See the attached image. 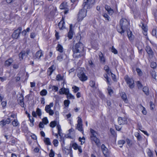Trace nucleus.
<instances>
[{"instance_id": "nucleus-1", "label": "nucleus", "mask_w": 157, "mask_h": 157, "mask_svg": "<svg viewBox=\"0 0 157 157\" xmlns=\"http://www.w3.org/2000/svg\"><path fill=\"white\" fill-rule=\"evenodd\" d=\"M95 2V0H84L82 5L83 9L79 11L78 14V20L81 21L85 17L86 14V9H89L92 7Z\"/></svg>"}, {"instance_id": "nucleus-2", "label": "nucleus", "mask_w": 157, "mask_h": 157, "mask_svg": "<svg viewBox=\"0 0 157 157\" xmlns=\"http://www.w3.org/2000/svg\"><path fill=\"white\" fill-rule=\"evenodd\" d=\"M74 57L78 58L83 56L85 54L83 44L80 42L76 44L72 47Z\"/></svg>"}, {"instance_id": "nucleus-3", "label": "nucleus", "mask_w": 157, "mask_h": 157, "mask_svg": "<svg viewBox=\"0 0 157 157\" xmlns=\"http://www.w3.org/2000/svg\"><path fill=\"white\" fill-rule=\"evenodd\" d=\"M129 25V23L128 20L125 18H122L120 21V25L117 27V31L121 34L127 31Z\"/></svg>"}, {"instance_id": "nucleus-4", "label": "nucleus", "mask_w": 157, "mask_h": 157, "mask_svg": "<svg viewBox=\"0 0 157 157\" xmlns=\"http://www.w3.org/2000/svg\"><path fill=\"white\" fill-rule=\"evenodd\" d=\"M124 78L127 84L130 88L132 89L134 87V82L132 78H129L128 75L125 76Z\"/></svg>"}, {"instance_id": "nucleus-5", "label": "nucleus", "mask_w": 157, "mask_h": 157, "mask_svg": "<svg viewBox=\"0 0 157 157\" xmlns=\"http://www.w3.org/2000/svg\"><path fill=\"white\" fill-rule=\"evenodd\" d=\"M78 124L76 128L77 129L78 131L82 132V133H83V131L82 127V119L79 117H78Z\"/></svg>"}, {"instance_id": "nucleus-6", "label": "nucleus", "mask_w": 157, "mask_h": 157, "mask_svg": "<svg viewBox=\"0 0 157 157\" xmlns=\"http://www.w3.org/2000/svg\"><path fill=\"white\" fill-rule=\"evenodd\" d=\"M21 30V27H19L17 30L14 31L12 35V37L13 38L17 39L19 37Z\"/></svg>"}, {"instance_id": "nucleus-7", "label": "nucleus", "mask_w": 157, "mask_h": 157, "mask_svg": "<svg viewBox=\"0 0 157 157\" xmlns=\"http://www.w3.org/2000/svg\"><path fill=\"white\" fill-rule=\"evenodd\" d=\"M101 148L102 150L103 154L105 157H109V152L108 149L103 144L101 145Z\"/></svg>"}, {"instance_id": "nucleus-8", "label": "nucleus", "mask_w": 157, "mask_h": 157, "mask_svg": "<svg viewBox=\"0 0 157 157\" xmlns=\"http://www.w3.org/2000/svg\"><path fill=\"white\" fill-rule=\"evenodd\" d=\"M77 75L80 79L82 81H85L87 79V77L82 71L78 73Z\"/></svg>"}, {"instance_id": "nucleus-9", "label": "nucleus", "mask_w": 157, "mask_h": 157, "mask_svg": "<svg viewBox=\"0 0 157 157\" xmlns=\"http://www.w3.org/2000/svg\"><path fill=\"white\" fill-rule=\"evenodd\" d=\"M118 121L120 125L125 124L127 123L126 118L121 117H118Z\"/></svg>"}, {"instance_id": "nucleus-10", "label": "nucleus", "mask_w": 157, "mask_h": 157, "mask_svg": "<svg viewBox=\"0 0 157 157\" xmlns=\"http://www.w3.org/2000/svg\"><path fill=\"white\" fill-rule=\"evenodd\" d=\"M69 91V89L62 88L59 90V93L60 94H65L66 95Z\"/></svg>"}, {"instance_id": "nucleus-11", "label": "nucleus", "mask_w": 157, "mask_h": 157, "mask_svg": "<svg viewBox=\"0 0 157 157\" xmlns=\"http://www.w3.org/2000/svg\"><path fill=\"white\" fill-rule=\"evenodd\" d=\"M55 69V66L54 65H52L48 69L47 71L48 75L49 76L51 75Z\"/></svg>"}, {"instance_id": "nucleus-12", "label": "nucleus", "mask_w": 157, "mask_h": 157, "mask_svg": "<svg viewBox=\"0 0 157 157\" xmlns=\"http://www.w3.org/2000/svg\"><path fill=\"white\" fill-rule=\"evenodd\" d=\"M11 122V120L9 118L6 120H2L0 122V125L2 126H3L6 124H9Z\"/></svg>"}, {"instance_id": "nucleus-13", "label": "nucleus", "mask_w": 157, "mask_h": 157, "mask_svg": "<svg viewBox=\"0 0 157 157\" xmlns=\"http://www.w3.org/2000/svg\"><path fill=\"white\" fill-rule=\"evenodd\" d=\"M105 9L108 11L109 14L110 15H112L114 12L113 10L109 6L106 5L105 6Z\"/></svg>"}, {"instance_id": "nucleus-14", "label": "nucleus", "mask_w": 157, "mask_h": 157, "mask_svg": "<svg viewBox=\"0 0 157 157\" xmlns=\"http://www.w3.org/2000/svg\"><path fill=\"white\" fill-rule=\"evenodd\" d=\"M90 139L92 141L94 142L97 145H98L100 144V140L97 138V136H90Z\"/></svg>"}, {"instance_id": "nucleus-15", "label": "nucleus", "mask_w": 157, "mask_h": 157, "mask_svg": "<svg viewBox=\"0 0 157 157\" xmlns=\"http://www.w3.org/2000/svg\"><path fill=\"white\" fill-rule=\"evenodd\" d=\"M43 56V53L41 50L37 51L35 55L36 58L40 59V57Z\"/></svg>"}, {"instance_id": "nucleus-16", "label": "nucleus", "mask_w": 157, "mask_h": 157, "mask_svg": "<svg viewBox=\"0 0 157 157\" xmlns=\"http://www.w3.org/2000/svg\"><path fill=\"white\" fill-rule=\"evenodd\" d=\"M26 52L24 51H22L19 55V56L20 59V60L25 59L26 57Z\"/></svg>"}, {"instance_id": "nucleus-17", "label": "nucleus", "mask_w": 157, "mask_h": 157, "mask_svg": "<svg viewBox=\"0 0 157 157\" xmlns=\"http://www.w3.org/2000/svg\"><path fill=\"white\" fill-rule=\"evenodd\" d=\"M13 62V59L11 58H10L5 61V65L6 67H9L11 65Z\"/></svg>"}, {"instance_id": "nucleus-18", "label": "nucleus", "mask_w": 157, "mask_h": 157, "mask_svg": "<svg viewBox=\"0 0 157 157\" xmlns=\"http://www.w3.org/2000/svg\"><path fill=\"white\" fill-rule=\"evenodd\" d=\"M53 106V103H51L49 105H46L45 107V110L47 113L48 112L51 110L50 108L51 107H52Z\"/></svg>"}, {"instance_id": "nucleus-19", "label": "nucleus", "mask_w": 157, "mask_h": 157, "mask_svg": "<svg viewBox=\"0 0 157 157\" xmlns=\"http://www.w3.org/2000/svg\"><path fill=\"white\" fill-rule=\"evenodd\" d=\"M23 97L22 95H21L20 97H19L18 101H19V103L20 105L22 107H24V103L23 102Z\"/></svg>"}, {"instance_id": "nucleus-20", "label": "nucleus", "mask_w": 157, "mask_h": 157, "mask_svg": "<svg viewBox=\"0 0 157 157\" xmlns=\"http://www.w3.org/2000/svg\"><path fill=\"white\" fill-rule=\"evenodd\" d=\"M90 132L91 133L90 136H96L98 135V133L91 128L90 129Z\"/></svg>"}, {"instance_id": "nucleus-21", "label": "nucleus", "mask_w": 157, "mask_h": 157, "mask_svg": "<svg viewBox=\"0 0 157 157\" xmlns=\"http://www.w3.org/2000/svg\"><path fill=\"white\" fill-rule=\"evenodd\" d=\"M99 56L100 61L102 63H104L105 62V58L102 53L101 52L99 54Z\"/></svg>"}, {"instance_id": "nucleus-22", "label": "nucleus", "mask_w": 157, "mask_h": 157, "mask_svg": "<svg viewBox=\"0 0 157 157\" xmlns=\"http://www.w3.org/2000/svg\"><path fill=\"white\" fill-rule=\"evenodd\" d=\"M65 23L63 21H61L58 24V26L60 29H64L65 27L64 26Z\"/></svg>"}, {"instance_id": "nucleus-23", "label": "nucleus", "mask_w": 157, "mask_h": 157, "mask_svg": "<svg viewBox=\"0 0 157 157\" xmlns=\"http://www.w3.org/2000/svg\"><path fill=\"white\" fill-rule=\"evenodd\" d=\"M146 50L147 53L149 55H152L153 54V52L151 48L149 46H147L146 48Z\"/></svg>"}, {"instance_id": "nucleus-24", "label": "nucleus", "mask_w": 157, "mask_h": 157, "mask_svg": "<svg viewBox=\"0 0 157 157\" xmlns=\"http://www.w3.org/2000/svg\"><path fill=\"white\" fill-rule=\"evenodd\" d=\"M63 46L60 44H59L56 47V49L60 52L62 53L63 52Z\"/></svg>"}, {"instance_id": "nucleus-25", "label": "nucleus", "mask_w": 157, "mask_h": 157, "mask_svg": "<svg viewBox=\"0 0 157 157\" xmlns=\"http://www.w3.org/2000/svg\"><path fill=\"white\" fill-rule=\"evenodd\" d=\"M67 2H63L60 6V8L61 9H67Z\"/></svg>"}, {"instance_id": "nucleus-26", "label": "nucleus", "mask_w": 157, "mask_h": 157, "mask_svg": "<svg viewBox=\"0 0 157 157\" xmlns=\"http://www.w3.org/2000/svg\"><path fill=\"white\" fill-rule=\"evenodd\" d=\"M121 97L125 102L127 103L128 102V101L127 99L126 95L125 93L123 92L121 94Z\"/></svg>"}, {"instance_id": "nucleus-27", "label": "nucleus", "mask_w": 157, "mask_h": 157, "mask_svg": "<svg viewBox=\"0 0 157 157\" xmlns=\"http://www.w3.org/2000/svg\"><path fill=\"white\" fill-rule=\"evenodd\" d=\"M127 35L128 37L129 38V39L130 40H132L133 39V36L132 35V32L129 31H127Z\"/></svg>"}, {"instance_id": "nucleus-28", "label": "nucleus", "mask_w": 157, "mask_h": 157, "mask_svg": "<svg viewBox=\"0 0 157 157\" xmlns=\"http://www.w3.org/2000/svg\"><path fill=\"white\" fill-rule=\"evenodd\" d=\"M151 75L153 78L157 81V73L154 71H152L151 72Z\"/></svg>"}, {"instance_id": "nucleus-29", "label": "nucleus", "mask_w": 157, "mask_h": 157, "mask_svg": "<svg viewBox=\"0 0 157 157\" xmlns=\"http://www.w3.org/2000/svg\"><path fill=\"white\" fill-rule=\"evenodd\" d=\"M56 79L58 81H60L63 80V76H62L60 74H58L56 77Z\"/></svg>"}, {"instance_id": "nucleus-30", "label": "nucleus", "mask_w": 157, "mask_h": 157, "mask_svg": "<svg viewBox=\"0 0 157 157\" xmlns=\"http://www.w3.org/2000/svg\"><path fill=\"white\" fill-rule=\"evenodd\" d=\"M56 128L57 129L58 131V134H59V136L61 137V134L62 132L60 126L59 124L57 125L56 126Z\"/></svg>"}, {"instance_id": "nucleus-31", "label": "nucleus", "mask_w": 157, "mask_h": 157, "mask_svg": "<svg viewBox=\"0 0 157 157\" xmlns=\"http://www.w3.org/2000/svg\"><path fill=\"white\" fill-rule=\"evenodd\" d=\"M12 124L14 127H17L19 124L18 121L16 119L14 120L12 122Z\"/></svg>"}, {"instance_id": "nucleus-32", "label": "nucleus", "mask_w": 157, "mask_h": 157, "mask_svg": "<svg viewBox=\"0 0 157 157\" xmlns=\"http://www.w3.org/2000/svg\"><path fill=\"white\" fill-rule=\"evenodd\" d=\"M136 70L138 75L139 76H141L143 74V72L139 68H136Z\"/></svg>"}, {"instance_id": "nucleus-33", "label": "nucleus", "mask_w": 157, "mask_h": 157, "mask_svg": "<svg viewBox=\"0 0 157 157\" xmlns=\"http://www.w3.org/2000/svg\"><path fill=\"white\" fill-rule=\"evenodd\" d=\"M47 94V91L45 89L43 90L40 92V94L42 96H45Z\"/></svg>"}, {"instance_id": "nucleus-34", "label": "nucleus", "mask_w": 157, "mask_h": 157, "mask_svg": "<svg viewBox=\"0 0 157 157\" xmlns=\"http://www.w3.org/2000/svg\"><path fill=\"white\" fill-rule=\"evenodd\" d=\"M66 95H67V98L68 99H74L75 98L74 96L69 93V92Z\"/></svg>"}, {"instance_id": "nucleus-35", "label": "nucleus", "mask_w": 157, "mask_h": 157, "mask_svg": "<svg viewBox=\"0 0 157 157\" xmlns=\"http://www.w3.org/2000/svg\"><path fill=\"white\" fill-rule=\"evenodd\" d=\"M143 91L146 95H148V89L147 87L146 86L144 87L143 88Z\"/></svg>"}, {"instance_id": "nucleus-36", "label": "nucleus", "mask_w": 157, "mask_h": 157, "mask_svg": "<svg viewBox=\"0 0 157 157\" xmlns=\"http://www.w3.org/2000/svg\"><path fill=\"white\" fill-rule=\"evenodd\" d=\"M142 28V29L144 31V32L143 33L144 35H146L147 34V28L146 27L144 26V24H143Z\"/></svg>"}, {"instance_id": "nucleus-37", "label": "nucleus", "mask_w": 157, "mask_h": 157, "mask_svg": "<svg viewBox=\"0 0 157 157\" xmlns=\"http://www.w3.org/2000/svg\"><path fill=\"white\" fill-rule=\"evenodd\" d=\"M104 69L108 75H110V73H111V71H110L109 67L108 66L105 65L104 67Z\"/></svg>"}, {"instance_id": "nucleus-38", "label": "nucleus", "mask_w": 157, "mask_h": 157, "mask_svg": "<svg viewBox=\"0 0 157 157\" xmlns=\"http://www.w3.org/2000/svg\"><path fill=\"white\" fill-rule=\"evenodd\" d=\"M73 36V33L72 30H70L68 34V37L69 39L72 38Z\"/></svg>"}, {"instance_id": "nucleus-39", "label": "nucleus", "mask_w": 157, "mask_h": 157, "mask_svg": "<svg viewBox=\"0 0 157 157\" xmlns=\"http://www.w3.org/2000/svg\"><path fill=\"white\" fill-rule=\"evenodd\" d=\"M90 85L94 88H96L95 86V82L93 80H91L90 82Z\"/></svg>"}, {"instance_id": "nucleus-40", "label": "nucleus", "mask_w": 157, "mask_h": 157, "mask_svg": "<svg viewBox=\"0 0 157 157\" xmlns=\"http://www.w3.org/2000/svg\"><path fill=\"white\" fill-rule=\"evenodd\" d=\"M36 113L37 114L39 117H40L42 115V112L41 110L39 108H37L36 109Z\"/></svg>"}, {"instance_id": "nucleus-41", "label": "nucleus", "mask_w": 157, "mask_h": 157, "mask_svg": "<svg viewBox=\"0 0 157 157\" xmlns=\"http://www.w3.org/2000/svg\"><path fill=\"white\" fill-rule=\"evenodd\" d=\"M57 124L56 121H52L50 124V126L52 128L54 127Z\"/></svg>"}, {"instance_id": "nucleus-42", "label": "nucleus", "mask_w": 157, "mask_h": 157, "mask_svg": "<svg viewBox=\"0 0 157 157\" xmlns=\"http://www.w3.org/2000/svg\"><path fill=\"white\" fill-rule=\"evenodd\" d=\"M44 141L46 144L48 145H50L51 144V142L50 141V140L49 138H45L44 140Z\"/></svg>"}, {"instance_id": "nucleus-43", "label": "nucleus", "mask_w": 157, "mask_h": 157, "mask_svg": "<svg viewBox=\"0 0 157 157\" xmlns=\"http://www.w3.org/2000/svg\"><path fill=\"white\" fill-rule=\"evenodd\" d=\"M29 119L30 121V122L31 123V124L30 125L31 126L33 127L34 125L33 122L34 121V119L32 117H29Z\"/></svg>"}, {"instance_id": "nucleus-44", "label": "nucleus", "mask_w": 157, "mask_h": 157, "mask_svg": "<svg viewBox=\"0 0 157 157\" xmlns=\"http://www.w3.org/2000/svg\"><path fill=\"white\" fill-rule=\"evenodd\" d=\"M79 141L81 142V144L82 145L85 141V138L83 137L82 138L79 137L78 139Z\"/></svg>"}, {"instance_id": "nucleus-45", "label": "nucleus", "mask_w": 157, "mask_h": 157, "mask_svg": "<svg viewBox=\"0 0 157 157\" xmlns=\"http://www.w3.org/2000/svg\"><path fill=\"white\" fill-rule=\"evenodd\" d=\"M125 141L124 140H121L118 141V144H121V145L120 146V147H121L125 143Z\"/></svg>"}, {"instance_id": "nucleus-46", "label": "nucleus", "mask_w": 157, "mask_h": 157, "mask_svg": "<svg viewBox=\"0 0 157 157\" xmlns=\"http://www.w3.org/2000/svg\"><path fill=\"white\" fill-rule=\"evenodd\" d=\"M42 122L45 124L48 123V121L46 117H45L42 119Z\"/></svg>"}, {"instance_id": "nucleus-47", "label": "nucleus", "mask_w": 157, "mask_h": 157, "mask_svg": "<svg viewBox=\"0 0 157 157\" xmlns=\"http://www.w3.org/2000/svg\"><path fill=\"white\" fill-rule=\"evenodd\" d=\"M72 88L73 89V91L75 92V93H76L77 92V91H78V90H79V88L76 86H73Z\"/></svg>"}, {"instance_id": "nucleus-48", "label": "nucleus", "mask_w": 157, "mask_h": 157, "mask_svg": "<svg viewBox=\"0 0 157 157\" xmlns=\"http://www.w3.org/2000/svg\"><path fill=\"white\" fill-rule=\"evenodd\" d=\"M70 101L68 100H65L64 101V104L65 106L66 107L68 106L70 104Z\"/></svg>"}, {"instance_id": "nucleus-49", "label": "nucleus", "mask_w": 157, "mask_h": 157, "mask_svg": "<svg viewBox=\"0 0 157 157\" xmlns=\"http://www.w3.org/2000/svg\"><path fill=\"white\" fill-rule=\"evenodd\" d=\"M135 136L137 138L138 140H140L141 139V136L139 133L138 132L136 133Z\"/></svg>"}, {"instance_id": "nucleus-50", "label": "nucleus", "mask_w": 157, "mask_h": 157, "mask_svg": "<svg viewBox=\"0 0 157 157\" xmlns=\"http://www.w3.org/2000/svg\"><path fill=\"white\" fill-rule=\"evenodd\" d=\"M79 146H78L77 144L74 143L72 144V147L75 150H77Z\"/></svg>"}, {"instance_id": "nucleus-51", "label": "nucleus", "mask_w": 157, "mask_h": 157, "mask_svg": "<svg viewBox=\"0 0 157 157\" xmlns=\"http://www.w3.org/2000/svg\"><path fill=\"white\" fill-rule=\"evenodd\" d=\"M111 51L114 54H117L118 53L117 50L113 46H112L111 48Z\"/></svg>"}, {"instance_id": "nucleus-52", "label": "nucleus", "mask_w": 157, "mask_h": 157, "mask_svg": "<svg viewBox=\"0 0 157 157\" xmlns=\"http://www.w3.org/2000/svg\"><path fill=\"white\" fill-rule=\"evenodd\" d=\"M107 90H108V93L110 95H111V94H112L113 93V90L111 89V88L110 87H108L107 89Z\"/></svg>"}, {"instance_id": "nucleus-53", "label": "nucleus", "mask_w": 157, "mask_h": 157, "mask_svg": "<svg viewBox=\"0 0 157 157\" xmlns=\"http://www.w3.org/2000/svg\"><path fill=\"white\" fill-rule=\"evenodd\" d=\"M102 15L106 19L108 20V21L109 20L110 17L106 13H103Z\"/></svg>"}, {"instance_id": "nucleus-54", "label": "nucleus", "mask_w": 157, "mask_h": 157, "mask_svg": "<svg viewBox=\"0 0 157 157\" xmlns=\"http://www.w3.org/2000/svg\"><path fill=\"white\" fill-rule=\"evenodd\" d=\"M55 155V153L52 149L50 151V152L49 153V155L50 157H54Z\"/></svg>"}, {"instance_id": "nucleus-55", "label": "nucleus", "mask_w": 157, "mask_h": 157, "mask_svg": "<svg viewBox=\"0 0 157 157\" xmlns=\"http://www.w3.org/2000/svg\"><path fill=\"white\" fill-rule=\"evenodd\" d=\"M53 143L55 147H57L58 145V141L57 140L55 139L53 141Z\"/></svg>"}, {"instance_id": "nucleus-56", "label": "nucleus", "mask_w": 157, "mask_h": 157, "mask_svg": "<svg viewBox=\"0 0 157 157\" xmlns=\"http://www.w3.org/2000/svg\"><path fill=\"white\" fill-rule=\"evenodd\" d=\"M156 64L155 62H152L151 63V67L154 68L156 67Z\"/></svg>"}, {"instance_id": "nucleus-57", "label": "nucleus", "mask_w": 157, "mask_h": 157, "mask_svg": "<svg viewBox=\"0 0 157 157\" xmlns=\"http://www.w3.org/2000/svg\"><path fill=\"white\" fill-rule=\"evenodd\" d=\"M137 85L139 89L141 88L142 87V85L139 81H138L137 82Z\"/></svg>"}, {"instance_id": "nucleus-58", "label": "nucleus", "mask_w": 157, "mask_h": 157, "mask_svg": "<svg viewBox=\"0 0 157 157\" xmlns=\"http://www.w3.org/2000/svg\"><path fill=\"white\" fill-rule=\"evenodd\" d=\"M150 109L151 110L153 109L155 106L154 104H153L152 102L151 101L150 102Z\"/></svg>"}, {"instance_id": "nucleus-59", "label": "nucleus", "mask_w": 157, "mask_h": 157, "mask_svg": "<svg viewBox=\"0 0 157 157\" xmlns=\"http://www.w3.org/2000/svg\"><path fill=\"white\" fill-rule=\"evenodd\" d=\"M147 154L149 157H153V154L150 150H149L147 152Z\"/></svg>"}, {"instance_id": "nucleus-60", "label": "nucleus", "mask_w": 157, "mask_h": 157, "mask_svg": "<svg viewBox=\"0 0 157 157\" xmlns=\"http://www.w3.org/2000/svg\"><path fill=\"white\" fill-rule=\"evenodd\" d=\"M156 31L155 29H153L152 31V34L153 36H156Z\"/></svg>"}, {"instance_id": "nucleus-61", "label": "nucleus", "mask_w": 157, "mask_h": 157, "mask_svg": "<svg viewBox=\"0 0 157 157\" xmlns=\"http://www.w3.org/2000/svg\"><path fill=\"white\" fill-rule=\"evenodd\" d=\"M110 132L112 135H113L114 136H115L116 133L114 130L111 128L110 129Z\"/></svg>"}, {"instance_id": "nucleus-62", "label": "nucleus", "mask_w": 157, "mask_h": 157, "mask_svg": "<svg viewBox=\"0 0 157 157\" xmlns=\"http://www.w3.org/2000/svg\"><path fill=\"white\" fill-rule=\"evenodd\" d=\"M1 105H2V107L3 108H4L6 105V102L5 101H3L2 102Z\"/></svg>"}, {"instance_id": "nucleus-63", "label": "nucleus", "mask_w": 157, "mask_h": 157, "mask_svg": "<svg viewBox=\"0 0 157 157\" xmlns=\"http://www.w3.org/2000/svg\"><path fill=\"white\" fill-rule=\"evenodd\" d=\"M52 90H55V91H57L58 90V88L56 86H52Z\"/></svg>"}, {"instance_id": "nucleus-64", "label": "nucleus", "mask_w": 157, "mask_h": 157, "mask_svg": "<svg viewBox=\"0 0 157 157\" xmlns=\"http://www.w3.org/2000/svg\"><path fill=\"white\" fill-rule=\"evenodd\" d=\"M47 113H48L50 115H52L54 113V112L53 110H50L49 111L47 112Z\"/></svg>"}]
</instances>
